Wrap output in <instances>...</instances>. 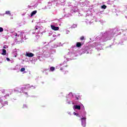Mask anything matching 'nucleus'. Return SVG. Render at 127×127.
I'll return each instance as SVG.
<instances>
[{
    "mask_svg": "<svg viewBox=\"0 0 127 127\" xmlns=\"http://www.w3.org/2000/svg\"><path fill=\"white\" fill-rule=\"evenodd\" d=\"M79 99V98H77V100H78Z\"/></svg>",
    "mask_w": 127,
    "mask_h": 127,
    "instance_id": "nucleus-22",
    "label": "nucleus"
},
{
    "mask_svg": "<svg viewBox=\"0 0 127 127\" xmlns=\"http://www.w3.org/2000/svg\"><path fill=\"white\" fill-rule=\"evenodd\" d=\"M3 48H4V49H5V48H6V47H5V46H4Z\"/></svg>",
    "mask_w": 127,
    "mask_h": 127,
    "instance_id": "nucleus-18",
    "label": "nucleus"
},
{
    "mask_svg": "<svg viewBox=\"0 0 127 127\" xmlns=\"http://www.w3.org/2000/svg\"><path fill=\"white\" fill-rule=\"evenodd\" d=\"M37 29H38V28H36V29H35V30H36Z\"/></svg>",
    "mask_w": 127,
    "mask_h": 127,
    "instance_id": "nucleus-21",
    "label": "nucleus"
},
{
    "mask_svg": "<svg viewBox=\"0 0 127 127\" xmlns=\"http://www.w3.org/2000/svg\"><path fill=\"white\" fill-rule=\"evenodd\" d=\"M36 13H37V10L33 11L31 13V16H33V15H34V14H36Z\"/></svg>",
    "mask_w": 127,
    "mask_h": 127,
    "instance_id": "nucleus-6",
    "label": "nucleus"
},
{
    "mask_svg": "<svg viewBox=\"0 0 127 127\" xmlns=\"http://www.w3.org/2000/svg\"><path fill=\"white\" fill-rule=\"evenodd\" d=\"M7 61H10V60H9V58H6Z\"/></svg>",
    "mask_w": 127,
    "mask_h": 127,
    "instance_id": "nucleus-14",
    "label": "nucleus"
},
{
    "mask_svg": "<svg viewBox=\"0 0 127 127\" xmlns=\"http://www.w3.org/2000/svg\"><path fill=\"white\" fill-rule=\"evenodd\" d=\"M64 67H63V68H60V70H64Z\"/></svg>",
    "mask_w": 127,
    "mask_h": 127,
    "instance_id": "nucleus-15",
    "label": "nucleus"
},
{
    "mask_svg": "<svg viewBox=\"0 0 127 127\" xmlns=\"http://www.w3.org/2000/svg\"><path fill=\"white\" fill-rule=\"evenodd\" d=\"M2 52L1 53L2 55H6V50L5 49H2Z\"/></svg>",
    "mask_w": 127,
    "mask_h": 127,
    "instance_id": "nucleus-7",
    "label": "nucleus"
},
{
    "mask_svg": "<svg viewBox=\"0 0 127 127\" xmlns=\"http://www.w3.org/2000/svg\"><path fill=\"white\" fill-rule=\"evenodd\" d=\"M75 116H76V117H78L79 116V114L76 113V115Z\"/></svg>",
    "mask_w": 127,
    "mask_h": 127,
    "instance_id": "nucleus-19",
    "label": "nucleus"
},
{
    "mask_svg": "<svg viewBox=\"0 0 127 127\" xmlns=\"http://www.w3.org/2000/svg\"><path fill=\"white\" fill-rule=\"evenodd\" d=\"M81 120H84L83 121H82V126L85 127L86 126V119L85 118H82Z\"/></svg>",
    "mask_w": 127,
    "mask_h": 127,
    "instance_id": "nucleus-3",
    "label": "nucleus"
},
{
    "mask_svg": "<svg viewBox=\"0 0 127 127\" xmlns=\"http://www.w3.org/2000/svg\"><path fill=\"white\" fill-rule=\"evenodd\" d=\"M51 27L53 30L57 31L59 30V27H56L53 25H51Z\"/></svg>",
    "mask_w": 127,
    "mask_h": 127,
    "instance_id": "nucleus-1",
    "label": "nucleus"
},
{
    "mask_svg": "<svg viewBox=\"0 0 127 127\" xmlns=\"http://www.w3.org/2000/svg\"><path fill=\"white\" fill-rule=\"evenodd\" d=\"M3 31V28L0 27V32H2Z\"/></svg>",
    "mask_w": 127,
    "mask_h": 127,
    "instance_id": "nucleus-13",
    "label": "nucleus"
},
{
    "mask_svg": "<svg viewBox=\"0 0 127 127\" xmlns=\"http://www.w3.org/2000/svg\"><path fill=\"white\" fill-rule=\"evenodd\" d=\"M74 108L75 110H81V106L80 105H74Z\"/></svg>",
    "mask_w": 127,
    "mask_h": 127,
    "instance_id": "nucleus-4",
    "label": "nucleus"
},
{
    "mask_svg": "<svg viewBox=\"0 0 127 127\" xmlns=\"http://www.w3.org/2000/svg\"><path fill=\"white\" fill-rule=\"evenodd\" d=\"M26 56H27V57H33V56H34V55L32 53H27L26 54Z\"/></svg>",
    "mask_w": 127,
    "mask_h": 127,
    "instance_id": "nucleus-2",
    "label": "nucleus"
},
{
    "mask_svg": "<svg viewBox=\"0 0 127 127\" xmlns=\"http://www.w3.org/2000/svg\"><path fill=\"white\" fill-rule=\"evenodd\" d=\"M102 8H104V9H106L107 8V6L105 5H103L101 6Z\"/></svg>",
    "mask_w": 127,
    "mask_h": 127,
    "instance_id": "nucleus-9",
    "label": "nucleus"
},
{
    "mask_svg": "<svg viewBox=\"0 0 127 127\" xmlns=\"http://www.w3.org/2000/svg\"><path fill=\"white\" fill-rule=\"evenodd\" d=\"M25 94L27 95V92H25Z\"/></svg>",
    "mask_w": 127,
    "mask_h": 127,
    "instance_id": "nucleus-20",
    "label": "nucleus"
},
{
    "mask_svg": "<svg viewBox=\"0 0 127 127\" xmlns=\"http://www.w3.org/2000/svg\"><path fill=\"white\" fill-rule=\"evenodd\" d=\"M80 40L83 41V40H85V37L84 36H81L80 38Z\"/></svg>",
    "mask_w": 127,
    "mask_h": 127,
    "instance_id": "nucleus-10",
    "label": "nucleus"
},
{
    "mask_svg": "<svg viewBox=\"0 0 127 127\" xmlns=\"http://www.w3.org/2000/svg\"><path fill=\"white\" fill-rule=\"evenodd\" d=\"M6 14H10V12L9 11H5Z\"/></svg>",
    "mask_w": 127,
    "mask_h": 127,
    "instance_id": "nucleus-12",
    "label": "nucleus"
},
{
    "mask_svg": "<svg viewBox=\"0 0 127 127\" xmlns=\"http://www.w3.org/2000/svg\"><path fill=\"white\" fill-rule=\"evenodd\" d=\"M50 70H51V71H54V70H55V67H54L53 66H51L50 67Z\"/></svg>",
    "mask_w": 127,
    "mask_h": 127,
    "instance_id": "nucleus-8",
    "label": "nucleus"
},
{
    "mask_svg": "<svg viewBox=\"0 0 127 127\" xmlns=\"http://www.w3.org/2000/svg\"><path fill=\"white\" fill-rule=\"evenodd\" d=\"M83 44H84V43H81L80 42H77L76 43V47H81V46H82V45H83Z\"/></svg>",
    "mask_w": 127,
    "mask_h": 127,
    "instance_id": "nucleus-5",
    "label": "nucleus"
},
{
    "mask_svg": "<svg viewBox=\"0 0 127 127\" xmlns=\"http://www.w3.org/2000/svg\"><path fill=\"white\" fill-rule=\"evenodd\" d=\"M6 97H9V94H6Z\"/></svg>",
    "mask_w": 127,
    "mask_h": 127,
    "instance_id": "nucleus-16",
    "label": "nucleus"
},
{
    "mask_svg": "<svg viewBox=\"0 0 127 127\" xmlns=\"http://www.w3.org/2000/svg\"><path fill=\"white\" fill-rule=\"evenodd\" d=\"M73 115H74V116H76V115H77V113L74 112V113H73Z\"/></svg>",
    "mask_w": 127,
    "mask_h": 127,
    "instance_id": "nucleus-17",
    "label": "nucleus"
},
{
    "mask_svg": "<svg viewBox=\"0 0 127 127\" xmlns=\"http://www.w3.org/2000/svg\"><path fill=\"white\" fill-rule=\"evenodd\" d=\"M25 70V68H21L20 69L21 72H23Z\"/></svg>",
    "mask_w": 127,
    "mask_h": 127,
    "instance_id": "nucleus-11",
    "label": "nucleus"
}]
</instances>
